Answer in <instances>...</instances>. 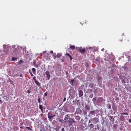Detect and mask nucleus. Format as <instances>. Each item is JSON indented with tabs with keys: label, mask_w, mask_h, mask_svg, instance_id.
Returning <instances> with one entry per match:
<instances>
[{
	"label": "nucleus",
	"mask_w": 131,
	"mask_h": 131,
	"mask_svg": "<svg viewBox=\"0 0 131 131\" xmlns=\"http://www.w3.org/2000/svg\"><path fill=\"white\" fill-rule=\"evenodd\" d=\"M46 76H45L46 80H49L50 78V75L49 72L48 71H46L45 72Z\"/></svg>",
	"instance_id": "nucleus-1"
},
{
	"label": "nucleus",
	"mask_w": 131,
	"mask_h": 131,
	"mask_svg": "<svg viewBox=\"0 0 131 131\" xmlns=\"http://www.w3.org/2000/svg\"><path fill=\"white\" fill-rule=\"evenodd\" d=\"M68 121L70 125H71L73 123H75L76 122L75 121L74 119L71 117L70 118Z\"/></svg>",
	"instance_id": "nucleus-2"
},
{
	"label": "nucleus",
	"mask_w": 131,
	"mask_h": 131,
	"mask_svg": "<svg viewBox=\"0 0 131 131\" xmlns=\"http://www.w3.org/2000/svg\"><path fill=\"white\" fill-rule=\"evenodd\" d=\"M23 122L25 125L28 126L29 125V121L28 119H26L23 121Z\"/></svg>",
	"instance_id": "nucleus-3"
},
{
	"label": "nucleus",
	"mask_w": 131,
	"mask_h": 131,
	"mask_svg": "<svg viewBox=\"0 0 131 131\" xmlns=\"http://www.w3.org/2000/svg\"><path fill=\"white\" fill-rule=\"evenodd\" d=\"M79 50L81 53H85V49L84 48H82V47L79 48Z\"/></svg>",
	"instance_id": "nucleus-4"
},
{
	"label": "nucleus",
	"mask_w": 131,
	"mask_h": 131,
	"mask_svg": "<svg viewBox=\"0 0 131 131\" xmlns=\"http://www.w3.org/2000/svg\"><path fill=\"white\" fill-rule=\"evenodd\" d=\"M110 120L112 123L114 122V119L112 116H110L109 117Z\"/></svg>",
	"instance_id": "nucleus-5"
},
{
	"label": "nucleus",
	"mask_w": 131,
	"mask_h": 131,
	"mask_svg": "<svg viewBox=\"0 0 131 131\" xmlns=\"http://www.w3.org/2000/svg\"><path fill=\"white\" fill-rule=\"evenodd\" d=\"M70 115L69 114H68L65 115L64 118V120L65 121H67L68 120V119H69L70 118Z\"/></svg>",
	"instance_id": "nucleus-6"
},
{
	"label": "nucleus",
	"mask_w": 131,
	"mask_h": 131,
	"mask_svg": "<svg viewBox=\"0 0 131 131\" xmlns=\"http://www.w3.org/2000/svg\"><path fill=\"white\" fill-rule=\"evenodd\" d=\"M62 56V54L61 53H58L57 55L55 57H54V58L55 59V58L57 57V58H59Z\"/></svg>",
	"instance_id": "nucleus-7"
},
{
	"label": "nucleus",
	"mask_w": 131,
	"mask_h": 131,
	"mask_svg": "<svg viewBox=\"0 0 131 131\" xmlns=\"http://www.w3.org/2000/svg\"><path fill=\"white\" fill-rule=\"evenodd\" d=\"M79 93L80 97H81L83 96V92L82 90H79Z\"/></svg>",
	"instance_id": "nucleus-8"
},
{
	"label": "nucleus",
	"mask_w": 131,
	"mask_h": 131,
	"mask_svg": "<svg viewBox=\"0 0 131 131\" xmlns=\"http://www.w3.org/2000/svg\"><path fill=\"white\" fill-rule=\"evenodd\" d=\"M66 55L68 56V57L70 58V61H71L72 59V58L71 56L68 53H66Z\"/></svg>",
	"instance_id": "nucleus-9"
},
{
	"label": "nucleus",
	"mask_w": 131,
	"mask_h": 131,
	"mask_svg": "<svg viewBox=\"0 0 131 131\" xmlns=\"http://www.w3.org/2000/svg\"><path fill=\"white\" fill-rule=\"evenodd\" d=\"M94 127V125L92 124H90L89 125V127L90 128V129H92Z\"/></svg>",
	"instance_id": "nucleus-10"
},
{
	"label": "nucleus",
	"mask_w": 131,
	"mask_h": 131,
	"mask_svg": "<svg viewBox=\"0 0 131 131\" xmlns=\"http://www.w3.org/2000/svg\"><path fill=\"white\" fill-rule=\"evenodd\" d=\"M125 119V118L124 116L123 115L121 116L120 117V119L121 121H123Z\"/></svg>",
	"instance_id": "nucleus-11"
},
{
	"label": "nucleus",
	"mask_w": 131,
	"mask_h": 131,
	"mask_svg": "<svg viewBox=\"0 0 131 131\" xmlns=\"http://www.w3.org/2000/svg\"><path fill=\"white\" fill-rule=\"evenodd\" d=\"M75 118L77 120L79 121V120H80V119L81 117L77 115L75 116Z\"/></svg>",
	"instance_id": "nucleus-12"
},
{
	"label": "nucleus",
	"mask_w": 131,
	"mask_h": 131,
	"mask_svg": "<svg viewBox=\"0 0 131 131\" xmlns=\"http://www.w3.org/2000/svg\"><path fill=\"white\" fill-rule=\"evenodd\" d=\"M35 83L38 86H40V83L37 81H36L35 82Z\"/></svg>",
	"instance_id": "nucleus-13"
},
{
	"label": "nucleus",
	"mask_w": 131,
	"mask_h": 131,
	"mask_svg": "<svg viewBox=\"0 0 131 131\" xmlns=\"http://www.w3.org/2000/svg\"><path fill=\"white\" fill-rule=\"evenodd\" d=\"M70 49H71L72 50H73L75 49V47L73 45H70Z\"/></svg>",
	"instance_id": "nucleus-14"
},
{
	"label": "nucleus",
	"mask_w": 131,
	"mask_h": 131,
	"mask_svg": "<svg viewBox=\"0 0 131 131\" xmlns=\"http://www.w3.org/2000/svg\"><path fill=\"white\" fill-rule=\"evenodd\" d=\"M107 107L109 109H111V105L110 104H108L107 105Z\"/></svg>",
	"instance_id": "nucleus-15"
},
{
	"label": "nucleus",
	"mask_w": 131,
	"mask_h": 131,
	"mask_svg": "<svg viewBox=\"0 0 131 131\" xmlns=\"http://www.w3.org/2000/svg\"><path fill=\"white\" fill-rule=\"evenodd\" d=\"M39 108L41 110V112H42L43 111V107L42 105L40 104L39 105Z\"/></svg>",
	"instance_id": "nucleus-16"
},
{
	"label": "nucleus",
	"mask_w": 131,
	"mask_h": 131,
	"mask_svg": "<svg viewBox=\"0 0 131 131\" xmlns=\"http://www.w3.org/2000/svg\"><path fill=\"white\" fill-rule=\"evenodd\" d=\"M55 116V115L54 114H52L51 116H49V118L50 119L51 118H53V117Z\"/></svg>",
	"instance_id": "nucleus-17"
},
{
	"label": "nucleus",
	"mask_w": 131,
	"mask_h": 131,
	"mask_svg": "<svg viewBox=\"0 0 131 131\" xmlns=\"http://www.w3.org/2000/svg\"><path fill=\"white\" fill-rule=\"evenodd\" d=\"M96 119V118H93V119H91L90 120H89V123H90L91 122H92V119L93 120V121H95V119Z\"/></svg>",
	"instance_id": "nucleus-18"
},
{
	"label": "nucleus",
	"mask_w": 131,
	"mask_h": 131,
	"mask_svg": "<svg viewBox=\"0 0 131 131\" xmlns=\"http://www.w3.org/2000/svg\"><path fill=\"white\" fill-rule=\"evenodd\" d=\"M23 62V61L22 60H20V61L18 62V64H20Z\"/></svg>",
	"instance_id": "nucleus-19"
},
{
	"label": "nucleus",
	"mask_w": 131,
	"mask_h": 131,
	"mask_svg": "<svg viewBox=\"0 0 131 131\" xmlns=\"http://www.w3.org/2000/svg\"><path fill=\"white\" fill-rule=\"evenodd\" d=\"M97 80L98 81L101 80H102V78L101 77L98 76Z\"/></svg>",
	"instance_id": "nucleus-20"
},
{
	"label": "nucleus",
	"mask_w": 131,
	"mask_h": 131,
	"mask_svg": "<svg viewBox=\"0 0 131 131\" xmlns=\"http://www.w3.org/2000/svg\"><path fill=\"white\" fill-rule=\"evenodd\" d=\"M32 72H33V73L34 74H35V72H36V70L35 68H33L32 69Z\"/></svg>",
	"instance_id": "nucleus-21"
},
{
	"label": "nucleus",
	"mask_w": 131,
	"mask_h": 131,
	"mask_svg": "<svg viewBox=\"0 0 131 131\" xmlns=\"http://www.w3.org/2000/svg\"><path fill=\"white\" fill-rule=\"evenodd\" d=\"M48 117L49 118V116H51L52 115V113L51 112H49L48 113Z\"/></svg>",
	"instance_id": "nucleus-22"
},
{
	"label": "nucleus",
	"mask_w": 131,
	"mask_h": 131,
	"mask_svg": "<svg viewBox=\"0 0 131 131\" xmlns=\"http://www.w3.org/2000/svg\"><path fill=\"white\" fill-rule=\"evenodd\" d=\"M95 113V111H90V114H92V115H93Z\"/></svg>",
	"instance_id": "nucleus-23"
},
{
	"label": "nucleus",
	"mask_w": 131,
	"mask_h": 131,
	"mask_svg": "<svg viewBox=\"0 0 131 131\" xmlns=\"http://www.w3.org/2000/svg\"><path fill=\"white\" fill-rule=\"evenodd\" d=\"M17 59V58L13 57V58H12V60L13 61H15V60H16Z\"/></svg>",
	"instance_id": "nucleus-24"
},
{
	"label": "nucleus",
	"mask_w": 131,
	"mask_h": 131,
	"mask_svg": "<svg viewBox=\"0 0 131 131\" xmlns=\"http://www.w3.org/2000/svg\"><path fill=\"white\" fill-rule=\"evenodd\" d=\"M26 128H27L29 130H32V129L29 127L26 126Z\"/></svg>",
	"instance_id": "nucleus-25"
},
{
	"label": "nucleus",
	"mask_w": 131,
	"mask_h": 131,
	"mask_svg": "<svg viewBox=\"0 0 131 131\" xmlns=\"http://www.w3.org/2000/svg\"><path fill=\"white\" fill-rule=\"evenodd\" d=\"M122 115H128V113H123L121 114Z\"/></svg>",
	"instance_id": "nucleus-26"
},
{
	"label": "nucleus",
	"mask_w": 131,
	"mask_h": 131,
	"mask_svg": "<svg viewBox=\"0 0 131 131\" xmlns=\"http://www.w3.org/2000/svg\"><path fill=\"white\" fill-rule=\"evenodd\" d=\"M38 102L39 103H41V102H40L41 100H40V98L39 97H38Z\"/></svg>",
	"instance_id": "nucleus-27"
},
{
	"label": "nucleus",
	"mask_w": 131,
	"mask_h": 131,
	"mask_svg": "<svg viewBox=\"0 0 131 131\" xmlns=\"http://www.w3.org/2000/svg\"><path fill=\"white\" fill-rule=\"evenodd\" d=\"M33 80L35 81V82L36 81H37L36 80V78L35 77V76L33 77Z\"/></svg>",
	"instance_id": "nucleus-28"
},
{
	"label": "nucleus",
	"mask_w": 131,
	"mask_h": 131,
	"mask_svg": "<svg viewBox=\"0 0 131 131\" xmlns=\"http://www.w3.org/2000/svg\"><path fill=\"white\" fill-rule=\"evenodd\" d=\"M31 92V91L29 90H27V92L28 93H30Z\"/></svg>",
	"instance_id": "nucleus-29"
},
{
	"label": "nucleus",
	"mask_w": 131,
	"mask_h": 131,
	"mask_svg": "<svg viewBox=\"0 0 131 131\" xmlns=\"http://www.w3.org/2000/svg\"><path fill=\"white\" fill-rule=\"evenodd\" d=\"M29 73L31 75V76H33V74H32V73L31 72H30V70H29Z\"/></svg>",
	"instance_id": "nucleus-30"
},
{
	"label": "nucleus",
	"mask_w": 131,
	"mask_h": 131,
	"mask_svg": "<svg viewBox=\"0 0 131 131\" xmlns=\"http://www.w3.org/2000/svg\"><path fill=\"white\" fill-rule=\"evenodd\" d=\"M44 95L45 96H47V93L46 92L44 94Z\"/></svg>",
	"instance_id": "nucleus-31"
},
{
	"label": "nucleus",
	"mask_w": 131,
	"mask_h": 131,
	"mask_svg": "<svg viewBox=\"0 0 131 131\" xmlns=\"http://www.w3.org/2000/svg\"><path fill=\"white\" fill-rule=\"evenodd\" d=\"M115 101H118L119 100V98H118L116 97L115 99Z\"/></svg>",
	"instance_id": "nucleus-32"
},
{
	"label": "nucleus",
	"mask_w": 131,
	"mask_h": 131,
	"mask_svg": "<svg viewBox=\"0 0 131 131\" xmlns=\"http://www.w3.org/2000/svg\"><path fill=\"white\" fill-rule=\"evenodd\" d=\"M74 80H72L71 81V82L72 83V84H73V82L74 81Z\"/></svg>",
	"instance_id": "nucleus-33"
},
{
	"label": "nucleus",
	"mask_w": 131,
	"mask_h": 131,
	"mask_svg": "<svg viewBox=\"0 0 131 131\" xmlns=\"http://www.w3.org/2000/svg\"><path fill=\"white\" fill-rule=\"evenodd\" d=\"M46 51H44L43 52V53L44 54H45L46 53Z\"/></svg>",
	"instance_id": "nucleus-34"
},
{
	"label": "nucleus",
	"mask_w": 131,
	"mask_h": 131,
	"mask_svg": "<svg viewBox=\"0 0 131 131\" xmlns=\"http://www.w3.org/2000/svg\"><path fill=\"white\" fill-rule=\"evenodd\" d=\"M64 128H63L61 129V131H64Z\"/></svg>",
	"instance_id": "nucleus-35"
},
{
	"label": "nucleus",
	"mask_w": 131,
	"mask_h": 131,
	"mask_svg": "<svg viewBox=\"0 0 131 131\" xmlns=\"http://www.w3.org/2000/svg\"><path fill=\"white\" fill-rule=\"evenodd\" d=\"M128 122L131 123V119H129L128 121Z\"/></svg>",
	"instance_id": "nucleus-36"
},
{
	"label": "nucleus",
	"mask_w": 131,
	"mask_h": 131,
	"mask_svg": "<svg viewBox=\"0 0 131 131\" xmlns=\"http://www.w3.org/2000/svg\"><path fill=\"white\" fill-rule=\"evenodd\" d=\"M66 98H65V97H64V101H66Z\"/></svg>",
	"instance_id": "nucleus-37"
},
{
	"label": "nucleus",
	"mask_w": 131,
	"mask_h": 131,
	"mask_svg": "<svg viewBox=\"0 0 131 131\" xmlns=\"http://www.w3.org/2000/svg\"><path fill=\"white\" fill-rule=\"evenodd\" d=\"M50 53H53V51H50Z\"/></svg>",
	"instance_id": "nucleus-38"
},
{
	"label": "nucleus",
	"mask_w": 131,
	"mask_h": 131,
	"mask_svg": "<svg viewBox=\"0 0 131 131\" xmlns=\"http://www.w3.org/2000/svg\"><path fill=\"white\" fill-rule=\"evenodd\" d=\"M92 48V47H89V48H89V49H91V48Z\"/></svg>",
	"instance_id": "nucleus-39"
},
{
	"label": "nucleus",
	"mask_w": 131,
	"mask_h": 131,
	"mask_svg": "<svg viewBox=\"0 0 131 131\" xmlns=\"http://www.w3.org/2000/svg\"><path fill=\"white\" fill-rule=\"evenodd\" d=\"M22 129L23 128V127H20Z\"/></svg>",
	"instance_id": "nucleus-40"
},
{
	"label": "nucleus",
	"mask_w": 131,
	"mask_h": 131,
	"mask_svg": "<svg viewBox=\"0 0 131 131\" xmlns=\"http://www.w3.org/2000/svg\"><path fill=\"white\" fill-rule=\"evenodd\" d=\"M19 76H20V77H21L22 76V75H19Z\"/></svg>",
	"instance_id": "nucleus-41"
},
{
	"label": "nucleus",
	"mask_w": 131,
	"mask_h": 131,
	"mask_svg": "<svg viewBox=\"0 0 131 131\" xmlns=\"http://www.w3.org/2000/svg\"><path fill=\"white\" fill-rule=\"evenodd\" d=\"M40 131H42V130L41 129H40Z\"/></svg>",
	"instance_id": "nucleus-42"
},
{
	"label": "nucleus",
	"mask_w": 131,
	"mask_h": 131,
	"mask_svg": "<svg viewBox=\"0 0 131 131\" xmlns=\"http://www.w3.org/2000/svg\"><path fill=\"white\" fill-rule=\"evenodd\" d=\"M81 121H82V119H81Z\"/></svg>",
	"instance_id": "nucleus-43"
}]
</instances>
